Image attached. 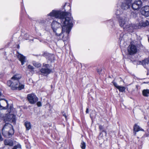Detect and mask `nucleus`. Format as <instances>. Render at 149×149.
<instances>
[{
    "mask_svg": "<svg viewBox=\"0 0 149 149\" xmlns=\"http://www.w3.org/2000/svg\"><path fill=\"white\" fill-rule=\"evenodd\" d=\"M149 24V22L148 21L146 20L145 21H142L139 22V26H139V28L140 27H146Z\"/></svg>",
    "mask_w": 149,
    "mask_h": 149,
    "instance_id": "2eb2a0df",
    "label": "nucleus"
},
{
    "mask_svg": "<svg viewBox=\"0 0 149 149\" xmlns=\"http://www.w3.org/2000/svg\"><path fill=\"white\" fill-rule=\"evenodd\" d=\"M132 0H124L122 3L121 8L123 10H127L129 9L132 5Z\"/></svg>",
    "mask_w": 149,
    "mask_h": 149,
    "instance_id": "39448f33",
    "label": "nucleus"
},
{
    "mask_svg": "<svg viewBox=\"0 0 149 149\" xmlns=\"http://www.w3.org/2000/svg\"><path fill=\"white\" fill-rule=\"evenodd\" d=\"M42 67L43 68L40 70L42 75L46 76L52 72V70L50 68V66L49 64L43 63Z\"/></svg>",
    "mask_w": 149,
    "mask_h": 149,
    "instance_id": "20e7f679",
    "label": "nucleus"
},
{
    "mask_svg": "<svg viewBox=\"0 0 149 149\" xmlns=\"http://www.w3.org/2000/svg\"><path fill=\"white\" fill-rule=\"evenodd\" d=\"M128 53L130 55H132L136 54L137 52V49L136 46L131 44L127 48Z\"/></svg>",
    "mask_w": 149,
    "mask_h": 149,
    "instance_id": "423d86ee",
    "label": "nucleus"
},
{
    "mask_svg": "<svg viewBox=\"0 0 149 149\" xmlns=\"http://www.w3.org/2000/svg\"><path fill=\"white\" fill-rule=\"evenodd\" d=\"M148 41L149 42V37L148 38Z\"/></svg>",
    "mask_w": 149,
    "mask_h": 149,
    "instance_id": "c9c22d12",
    "label": "nucleus"
},
{
    "mask_svg": "<svg viewBox=\"0 0 149 149\" xmlns=\"http://www.w3.org/2000/svg\"><path fill=\"white\" fill-rule=\"evenodd\" d=\"M63 116H65V118H66L67 116H66L65 115V114H63Z\"/></svg>",
    "mask_w": 149,
    "mask_h": 149,
    "instance_id": "473e14b6",
    "label": "nucleus"
},
{
    "mask_svg": "<svg viewBox=\"0 0 149 149\" xmlns=\"http://www.w3.org/2000/svg\"><path fill=\"white\" fill-rule=\"evenodd\" d=\"M112 83H113L114 85V86L116 87L117 89L120 86H118V84L117 83L114 82V81H112Z\"/></svg>",
    "mask_w": 149,
    "mask_h": 149,
    "instance_id": "bb28decb",
    "label": "nucleus"
},
{
    "mask_svg": "<svg viewBox=\"0 0 149 149\" xmlns=\"http://www.w3.org/2000/svg\"><path fill=\"white\" fill-rule=\"evenodd\" d=\"M25 125L26 127V130H29L31 127V123L28 121H26L25 123Z\"/></svg>",
    "mask_w": 149,
    "mask_h": 149,
    "instance_id": "a211bd4d",
    "label": "nucleus"
},
{
    "mask_svg": "<svg viewBox=\"0 0 149 149\" xmlns=\"http://www.w3.org/2000/svg\"><path fill=\"white\" fill-rule=\"evenodd\" d=\"M33 64L34 66L37 68L40 67L41 65V64L35 61H33Z\"/></svg>",
    "mask_w": 149,
    "mask_h": 149,
    "instance_id": "aec40b11",
    "label": "nucleus"
},
{
    "mask_svg": "<svg viewBox=\"0 0 149 149\" xmlns=\"http://www.w3.org/2000/svg\"><path fill=\"white\" fill-rule=\"evenodd\" d=\"M123 28L125 30L128 32H132L134 29L139 28V26H137L134 24H132L131 23H127L125 25V26L123 27Z\"/></svg>",
    "mask_w": 149,
    "mask_h": 149,
    "instance_id": "0eeeda50",
    "label": "nucleus"
},
{
    "mask_svg": "<svg viewBox=\"0 0 149 149\" xmlns=\"http://www.w3.org/2000/svg\"><path fill=\"white\" fill-rule=\"evenodd\" d=\"M116 15L117 16V17L118 18L120 17V15H123L121 13V12H120V10H117L116 11Z\"/></svg>",
    "mask_w": 149,
    "mask_h": 149,
    "instance_id": "4be33fe9",
    "label": "nucleus"
},
{
    "mask_svg": "<svg viewBox=\"0 0 149 149\" xmlns=\"http://www.w3.org/2000/svg\"><path fill=\"white\" fill-rule=\"evenodd\" d=\"M118 18L119 25L121 27H124L125 25L127 23L126 17L123 15H121Z\"/></svg>",
    "mask_w": 149,
    "mask_h": 149,
    "instance_id": "9d476101",
    "label": "nucleus"
},
{
    "mask_svg": "<svg viewBox=\"0 0 149 149\" xmlns=\"http://www.w3.org/2000/svg\"><path fill=\"white\" fill-rule=\"evenodd\" d=\"M4 143L5 145L12 146L13 145V142L11 140L6 139L4 141Z\"/></svg>",
    "mask_w": 149,
    "mask_h": 149,
    "instance_id": "dca6fc26",
    "label": "nucleus"
},
{
    "mask_svg": "<svg viewBox=\"0 0 149 149\" xmlns=\"http://www.w3.org/2000/svg\"><path fill=\"white\" fill-rule=\"evenodd\" d=\"M4 120L5 122L9 121L11 122L15 123V116L12 114H7L4 118Z\"/></svg>",
    "mask_w": 149,
    "mask_h": 149,
    "instance_id": "1a4fd4ad",
    "label": "nucleus"
},
{
    "mask_svg": "<svg viewBox=\"0 0 149 149\" xmlns=\"http://www.w3.org/2000/svg\"><path fill=\"white\" fill-rule=\"evenodd\" d=\"M88 109L87 108L86 109V113H88Z\"/></svg>",
    "mask_w": 149,
    "mask_h": 149,
    "instance_id": "c756f323",
    "label": "nucleus"
},
{
    "mask_svg": "<svg viewBox=\"0 0 149 149\" xmlns=\"http://www.w3.org/2000/svg\"><path fill=\"white\" fill-rule=\"evenodd\" d=\"M101 71V70H99V69H97V72L99 74H100V73Z\"/></svg>",
    "mask_w": 149,
    "mask_h": 149,
    "instance_id": "7c9ffc66",
    "label": "nucleus"
},
{
    "mask_svg": "<svg viewBox=\"0 0 149 149\" xmlns=\"http://www.w3.org/2000/svg\"><path fill=\"white\" fill-rule=\"evenodd\" d=\"M134 130L136 132H138L139 131H143V130L142 129L140 128V127L136 125V124H135L134 126Z\"/></svg>",
    "mask_w": 149,
    "mask_h": 149,
    "instance_id": "6ab92c4d",
    "label": "nucleus"
},
{
    "mask_svg": "<svg viewBox=\"0 0 149 149\" xmlns=\"http://www.w3.org/2000/svg\"><path fill=\"white\" fill-rule=\"evenodd\" d=\"M2 76V75H1V74H0V78H1Z\"/></svg>",
    "mask_w": 149,
    "mask_h": 149,
    "instance_id": "72a5a7b5",
    "label": "nucleus"
},
{
    "mask_svg": "<svg viewBox=\"0 0 149 149\" xmlns=\"http://www.w3.org/2000/svg\"><path fill=\"white\" fill-rule=\"evenodd\" d=\"M118 89L120 91L123 92L125 91V88L124 87L121 86H120L119 87H118Z\"/></svg>",
    "mask_w": 149,
    "mask_h": 149,
    "instance_id": "5701e85b",
    "label": "nucleus"
},
{
    "mask_svg": "<svg viewBox=\"0 0 149 149\" xmlns=\"http://www.w3.org/2000/svg\"><path fill=\"white\" fill-rule=\"evenodd\" d=\"M17 57L19 61L21 62L22 65H23L26 62V57L21 54L18 53Z\"/></svg>",
    "mask_w": 149,
    "mask_h": 149,
    "instance_id": "ddd939ff",
    "label": "nucleus"
},
{
    "mask_svg": "<svg viewBox=\"0 0 149 149\" xmlns=\"http://www.w3.org/2000/svg\"><path fill=\"white\" fill-rule=\"evenodd\" d=\"M1 92H0V96H1Z\"/></svg>",
    "mask_w": 149,
    "mask_h": 149,
    "instance_id": "f704fd0d",
    "label": "nucleus"
},
{
    "mask_svg": "<svg viewBox=\"0 0 149 149\" xmlns=\"http://www.w3.org/2000/svg\"><path fill=\"white\" fill-rule=\"evenodd\" d=\"M24 85L23 84H20L19 82V84L17 88H18V89L20 90L24 88Z\"/></svg>",
    "mask_w": 149,
    "mask_h": 149,
    "instance_id": "b1692460",
    "label": "nucleus"
},
{
    "mask_svg": "<svg viewBox=\"0 0 149 149\" xmlns=\"http://www.w3.org/2000/svg\"><path fill=\"white\" fill-rule=\"evenodd\" d=\"M80 146L82 149H85L86 147L85 143L83 141H82L81 143Z\"/></svg>",
    "mask_w": 149,
    "mask_h": 149,
    "instance_id": "412c9836",
    "label": "nucleus"
},
{
    "mask_svg": "<svg viewBox=\"0 0 149 149\" xmlns=\"http://www.w3.org/2000/svg\"><path fill=\"white\" fill-rule=\"evenodd\" d=\"M3 149H9L8 147H4Z\"/></svg>",
    "mask_w": 149,
    "mask_h": 149,
    "instance_id": "2f4dec72",
    "label": "nucleus"
},
{
    "mask_svg": "<svg viewBox=\"0 0 149 149\" xmlns=\"http://www.w3.org/2000/svg\"><path fill=\"white\" fill-rule=\"evenodd\" d=\"M99 129L101 130H102V132H104L106 134V132L105 130H103V127L101 125H100L99 126Z\"/></svg>",
    "mask_w": 149,
    "mask_h": 149,
    "instance_id": "393cba45",
    "label": "nucleus"
},
{
    "mask_svg": "<svg viewBox=\"0 0 149 149\" xmlns=\"http://www.w3.org/2000/svg\"><path fill=\"white\" fill-rule=\"evenodd\" d=\"M143 95L145 97L149 96V90L148 89H144L142 91Z\"/></svg>",
    "mask_w": 149,
    "mask_h": 149,
    "instance_id": "f3484780",
    "label": "nucleus"
},
{
    "mask_svg": "<svg viewBox=\"0 0 149 149\" xmlns=\"http://www.w3.org/2000/svg\"><path fill=\"white\" fill-rule=\"evenodd\" d=\"M27 35V34H25V36H26Z\"/></svg>",
    "mask_w": 149,
    "mask_h": 149,
    "instance_id": "e433bc0d",
    "label": "nucleus"
},
{
    "mask_svg": "<svg viewBox=\"0 0 149 149\" xmlns=\"http://www.w3.org/2000/svg\"><path fill=\"white\" fill-rule=\"evenodd\" d=\"M142 15L146 17L149 16V6H146L143 7L141 10Z\"/></svg>",
    "mask_w": 149,
    "mask_h": 149,
    "instance_id": "f8f14e48",
    "label": "nucleus"
},
{
    "mask_svg": "<svg viewBox=\"0 0 149 149\" xmlns=\"http://www.w3.org/2000/svg\"><path fill=\"white\" fill-rule=\"evenodd\" d=\"M27 98L30 103L32 104H34L38 100L37 97L33 93L28 94Z\"/></svg>",
    "mask_w": 149,
    "mask_h": 149,
    "instance_id": "6e6552de",
    "label": "nucleus"
},
{
    "mask_svg": "<svg viewBox=\"0 0 149 149\" xmlns=\"http://www.w3.org/2000/svg\"><path fill=\"white\" fill-rule=\"evenodd\" d=\"M22 77L20 74H16L12 77L11 80L7 82V85L11 87L13 90H15L17 88L19 84V80Z\"/></svg>",
    "mask_w": 149,
    "mask_h": 149,
    "instance_id": "f03ea898",
    "label": "nucleus"
},
{
    "mask_svg": "<svg viewBox=\"0 0 149 149\" xmlns=\"http://www.w3.org/2000/svg\"><path fill=\"white\" fill-rule=\"evenodd\" d=\"M48 16L52 19L58 18L61 22L60 24L53 21L51 24L52 28L56 36H60L65 32L69 33L73 26V19L70 13L53 10Z\"/></svg>",
    "mask_w": 149,
    "mask_h": 149,
    "instance_id": "f257e3e1",
    "label": "nucleus"
},
{
    "mask_svg": "<svg viewBox=\"0 0 149 149\" xmlns=\"http://www.w3.org/2000/svg\"><path fill=\"white\" fill-rule=\"evenodd\" d=\"M142 3V2L141 0L135 1L132 4V7L134 10H137L141 7Z\"/></svg>",
    "mask_w": 149,
    "mask_h": 149,
    "instance_id": "9b49d317",
    "label": "nucleus"
},
{
    "mask_svg": "<svg viewBox=\"0 0 149 149\" xmlns=\"http://www.w3.org/2000/svg\"><path fill=\"white\" fill-rule=\"evenodd\" d=\"M37 105L38 107H40L42 106V104L41 102H38L37 103Z\"/></svg>",
    "mask_w": 149,
    "mask_h": 149,
    "instance_id": "cd10ccee",
    "label": "nucleus"
},
{
    "mask_svg": "<svg viewBox=\"0 0 149 149\" xmlns=\"http://www.w3.org/2000/svg\"><path fill=\"white\" fill-rule=\"evenodd\" d=\"M17 148H21V146L20 144H18L15 146L12 149H17Z\"/></svg>",
    "mask_w": 149,
    "mask_h": 149,
    "instance_id": "a878e982",
    "label": "nucleus"
},
{
    "mask_svg": "<svg viewBox=\"0 0 149 149\" xmlns=\"http://www.w3.org/2000/svg\"><path fill=\"white\" fill-rule=\"evenodd\" d=\"M2 133L5 137H11L14 134L12 125L10 124H5L2 129Z\"/></svg>",
    "mask_w": 149,
    "mask_h": 149,
    "instance_id": "7ed1b4c3",
    "label": "nucleus"
},
{
    "mask_svg": "<svg viewBox=\"0 0 149 149\" xmlns=\"http://www.w3.org/2000/svg\"><path fill=\"white\" fill-rule=\"evenodd\" d=\"M28 68L31 70H33V66L30 65H29L28 66Z\"/></svg>",
    "mask_w": 149,
    "mask_h": 149,
    "instance_id": "c85d7f7f",
    "label": "nucleus"
},
{
    "mask_svg": "<svg viewBox=\"0 0 149 149\" xmlns=\"http://www.w3.org/2000/svg\"><path fill=\"white\" fill-rule=\"evenodd\" d=\"M142 63L143 65L145 68L149 67V56L148 58L142 61Z\"/></svg>",
    "mask_w": 149,
    "mask_h": 149,
    "instance_id": "4468645a",
    "label": "nucleus"
}]
</instances>
